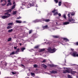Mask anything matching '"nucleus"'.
<instances>
[{
    "mask_svg": "<svg viewBox=\"0 0 78 78\" xmlns=\"http://www.w3.org/2000/svg\"><path fill=\"white\" fill-rule=\"evenodd\" d=\"M42 21H44L46 22H49V21H50L49 19H42L41 20H35L33 21L34 23H36V22H42Z\"/></svg>",
    "mask_w": 78,
    "mask_h": 78,
    "instance_id": "f257e3e1",
    "label": "nucleus"
},
{
    "mask_svg": "<svg viewBox=\"0 0 78 78\" xmlns=\"http://www.w3.org/2000/svg\"><path fill=\"white\" fill-rule=\"evenodd\" d=\"M47 51L51 53H55L56 51V49L55 48H52L49 47L47 49Z\"/></svg>",
    "mask_w": 78,
    "mask_h": 78,
    "instance_id": "f03ea898",
    "label": "nucleus"
},
{
    "mask_svg": "<svg viewBox=\"0 0 78 78\" xmlns=\"http://www.w3.org/2000/svg\"><path fill=\"white\" fill-rule=\"evenodd\" d=\"M4 15L2 16L1 17L3 19H7L8 17H9L10 16H11V14L9 13V12H7L4 14Z\"/></svg>",
    "mask_w": 78,
    "mask_h": 78,
    "instance_id": "7ed1b4c3",
    "label": "nucleus"
},
{
    "mask_svg": "<svg viewBox=\"0 0 78 78\" xmlns=\"http://www.w3.org/2000/svg\"><path fill=\"white\" fill-rule=\"evenodd\" d=\"M34 1H30L29 2V4H28L27 7V8H30L31 6H34Z\"/></svg>",
    "mask_w": 78,
    "mask_h": 78,
    "instance_id": "20e7f679",
    "label": "nucleus"
},
{
    "mask_svg": "<svg viewBox=\"0 0 78 78\" xmlns=\"http://www.w3.org/2000/svg\"><path fill=\"white\" fill-rule=\"evenodd\" d=\"M57 11H58V10L54 9V10L52 11V12H55V13L54 14V16H56L57 14H58L59 16H61V13H59L58 14V12H56Z\"/></svg>",
    "mask_w": 78,
    "mask_h": 78,
    "instance_id": "39448f33",
    "label": "nucleus"
},
{
    "mask_svg": "<svg viewBox=\"0 0 78 78\" xmlns=\"http://www.w3.org/2000/svg\"><path fill=\"white\" fill-rule=\"evenodd\" d=\"M71 54L72 56H73L74 57H76V56L77 57H78V54H77V52L76 51L73 52L72 53H71Z\"/></svg>",
    "mask_w": 78,
    "mask_h": 78,
    "instance_id": "423d86ee",
    "label": "nucleus"
},
{
    "mask_svg": "<svg viewBox=\"0 0 78 78\" xmlns=\"http://www.w3.org/2000/svg\"><path fill=\"white\" fill-rule=\"evenodd\" d=\"M27 5L28 3H27V2H23L22 4V7H21V9H24V8H23V7H23V8H25V6H27Z\"/></svg>",
    "mask_w": 78,
    "mask_h": 78,
    "instance_id": "0eeeda50",
    "label": "nucleus"
},
{
    "mask_svg": "<svg viewBox=\"0 0 78 78\" xmlns=\"http://www.w3.org/2000/svg\"><path fill=\"white\" fill-rule=\"evenodd\" d=\"M68 21L69 22H71V23H75V20L72 18L71 19H68Z\"/></svg>",
    "mask_w": 78,
    "mask_h": 78,
    "instance_id": "6e6552de",
    "label": "nucleus"
},
{
    "mask_svg": "<svg viewBox=\"0 0 78 78\" xmlns=\"http://www.w3.org/2000/svg\"><path fill=\"white\" fill-rule=\"evenodd\" d=\"M15 6H16L15 5H13L12 7V8L11 9H9V10H8V12H11L12 11V9H14L15 8Z\"/></svg>",
    "mask_w": 78,
    "mask_h": 78,
    "instance_id": "1a4fd4ad",
    "label": "nucleus"
},
{
    "mask_svg": "<svg viewBox=\"0 0 78 78\" xmlns=\"http://www.w3.org/2000/svg\"><path fill=\"white\" fill-rule=\"evenodd\" d=\"M70 13H69L68 14V17H70V15H71V16H74V14H75V12H73V13L69 12Z\"/></svg>",
    "mask_w": 78,
    "mask_h": 78,
    "instance_id": "9d476101",
    "label": "nucleus"
},
{
    "mask_svg": "<svg viewBox=\"0 0 78 78\" xmlns=\"http://www.w3.org/2000/svg\"><path fill=\"white\" fill-rule=\"evenodd\" d=\"M51 73H57V72L56 71L52 70L50 72Z\"/></svg>",
    "mask_w": 78,
    "mask_h": 78,
    "instance_id": "9b49d317",
    "label": "nucleus"
},
{
    "mask_svg": "<svg viewBox=\"0 0 78 78\" xmlns=\"http://www.w3.org/2000/svg\"><path fill=\"white\" fill-rule=\"evenodd\" d=\"M69 23H70L69 22H65L63 23V25H67V24H69Z\"/></svg>",
    "mask_w": 78,
    "mask_h": 78,
    "instance_id": "f8f14e48",
    "label": "nucleus"
},
{
    "mask_svg": "<svg viewBox=\"0 0 78 78\" xmlns=\"http://www.w3.org/2000/svg\"><path fill=\"white\" fill-rule=\"evenodd\" d=\"M67 73H71L72 72V70L71 69H69L67 70Z\"/></svg>",
    "mask_w": 78,
    "mask_h": 78,
    "instance_id": "ddd939ff",
    "label": "nucleus"
},
{
    "mask_svg": "<svg viewBox=\"0 0 78 78\" xmlns=\"http://www.w3.org/2000/svg\"><path fill=\"white\" fill-rule=\"evenodd\" d=\"M8 25H11V26H12L14 25L13 23H8Z\"/></svg>",
    "mask_w": 78,
    "mask_h": 78,
    "instance_id": "4468645a",
    "label": "nucleus"
},
{
    "mask_svg": "<svg viewBox=\"0 0 78 78\" xmlns=\"http://www.w3.org/2000/svg\"><path fill=\"white\" fill-rule=\"evenodd\" d=\"M63 40H64V41H65V42H67V41H69V40L67 38H63Z\"/></svg>",
    "mask_w": 78,
    "mask_h": 78,
    "instance_id": "2eb2a0df",
    "label": "nucleus"
},
{
    "mask_svg": "<svg viewBox=\"0 0 78 78\" xmlns=\"http://www.w3.org/2000/svg\"><path fill=\"white\" fill-rule=\"evenodd\" d=\"M16 23H22V21L21 20H16Z\"/></svg>",
    "mask_w": 78,
    "mask_h": 78,
    "instance_id": "dca6fc26",
    "label": "nucleus"
},
{
    "mask_svg": "<svg viewBox=\"0 0 78 78\" xmlns=\"http://www.w3.org/2000/svg\"><path fill=\"white\" fill-rule=\"evenodd\" d=\"M19 51V48H18L17 49L16 51L15 52V54H18V52Z\"/></svg>",
    "mask_w": 78,
    "mask_h": 78,
    "instance_id": "f3484780",
    "label": "nucleus"
},
{
    "mask_svg": "<svg viewBox=\"0 0 78 78\" xmlns=\"http://www.w3.org/2000/svg\"><path fill=\"white\" fill-rule=\"evenodd\" d=\"M41 66H42V67H44V69L46 68V67H47V66H46V65H45L44 64H42L41 65Z\"/></svg>",
    "mask_w": 78,
    "mask_h": 78,
    "instance_id": "a211bd4d",
    "label": "nucleus"
},
{
    "mask_svg": "<svg viewBox=\"0 0 78 78\" xmlns=\"http://www.w3.org/2000/svg\"><path fill=\"white\" fill-rule=\"evenodd\" d=\"M48 28V26H47V25H46L43 27V30H44V29H46Z\"/></svg>",
    "mask_w": 78,
    "mask_h": 78,
    "instance_id": "6ab92c4d",
    "label": "nucleus"
},
{
    "mask_svg": "<svg viewBox=\"0 0 78 78\" xmlns=\"http://www.w3.org/2000/svg\"><path fill=\"white\" fill-rule=\"evenodd\" d=\"M12 28V26H9L7 27V29H11Z\"/></svg>",
    "mask_w": 78,
    "mask_h": 78,
    "instance_id": "aec40b11",
    "label": "nucleus"
},
{
    "mask_svg": "<svg viewBox=\"0 0 78 78\" xmlns=\"http://www.w3.org/2000/svg\"><path fill=\"white\" fill-rule=\"evenodd\" d=\"M30 74L32 76H35V74H34V73H30Z\"/></svg>",
    "mask_w": 78,
    "mask_h": 78,
    "instance_id": "412c9836",
    "label": "nucleus"
},
{
    "mask_svg": "<svg viewBox=\"0 0 78 78\" xmlns=\"http://www.w3.org/2000/svg\"><path fill=\"white\" fill-rule=\"evenodd\" d=\"M12 5V4L11 3V2H9L7 5V6H9V5Z\"/></svg>",
    "mask_w": 78,
    "mask_h": 78,
    "instance_id": "4be33fe9",
    "label": "nucleus"
},
{
    "mask_svg": "<svg viewBox=\"0 0 78 78\" xmlns=\"http://www.w3.org/2000/svg\"><path fill=\"white\" fill-rule=\"evenodd\" d=\"M25 50V48H21V51L22 52H23V50Z\"/></svg>",
    "mask_w": 78,
    "mask_h": 78,
    "instance_id": "5701e85b",
    "label": "nucleus"
},
{
    "mask_svg": "<svg viewBox=\"0 0 78 78\" xmlns=\"http://www.w3.org/2000/svg\"><path fill=\"white\" fill-rule=\"evenodd\" d=\"M45 50V49H41L39 50V51L41 52V51H43Z\"/></svg>",
    "mask_w": 78,
    "mask_h": 78,
    "instance_id": "b1692460",
    "label": "nucleus"
},
{
    "mask_svg": "<svg viewBox=\"0 0 78 78\" xmlns=\"http://www.w3.org/2000/svg\"><path fill=\"white\" fill-rule=\"evenodd\" d=\"M71 73L73 75V74H75V73H76V72H75V71H71Z\"/></svg>",
    "mask_w": 78,
    "mask_h": 78,
    "instance_id": "393cba45",
    "label": "nucleus"
},
{
    "mask_svg": "<svg viewBox=\"0 0 78 78\" xmlns=\"http://www.w3.org/2000/svg\"><path fill=\"white\" fill-rule=\"evenodd\" d=\"M14 54H16L15 53V52H12L10 54V55H14Z\"/></svg>",
    "mask_w": 78,
    "mask_h": 78,
    "instance_id": "a878e982",
    "label": "nucleus"
},
{
    "mask_svg": "<svg viewBox=\"0 0 78 78\" xmlns=\"http://www.w3.org/2000/svg\"><path fill=\"white\" fill-rule=\"evenodd\" d=\"M16 13H17V11H15L13 12V13H12V14H13V15H14L15 14H16Z\"/></svg>",
    "mask_w": 78,
    "mask_h": 78,
    "instance_id": "bb28decb",
    "label": "nucleus"
},
{
    "mask_svg": "<svg viewBox=\"0 0 78 78\" xmlns=\"http://www.w3.org/2000/svg\"><path fill=\"white\" fill-rule=\"evenodd\" d=\"M50 66L51 67H56V65H55L53 64L51 65Z\"/></svg>",
    "mask_w": 78,
    "mask_h": 78,
    "instance_id": "cd10ccee",
    "label": "nucleus"
},
{
    "mask_svg": "<svg viewBox=\"0 0 78 78\" xmlns=\"http://www.w3.org/2000/svg\"><path fill=\"white\" fill-rule=\"evenodd\" d=\"M63 17L64 18V19H66V15L65 14H64L63 15Z\"/></svg>",
    "mask_w": 78,
    "mask_h": 78,
    "instance_id": "c85d7f7f",
    "label": "nucleus"
},
{
    "mask_svg": "<svg viewBox=\"0 0 78 78\" xmlns=\"http://www.w3.org/2000/svg\"><path fill=\"white\" fill-rule=\"evenodd\" d=\"M53 37H55V38H58V37H59V36H53Z\"/></svg>",
    "mask_w": 78,
    "mask_h": 78,
    "instance_id": "c756f323",
    "label": "nucleus"
},
{
    "mask_svg": "<svg viewBox=\"0 0 78 78\" xmlns=\"http://www.w3.org/2000/svg\"><path fill=\"white\" fill-rule=\"evenodd\" d=\"M61 5V2L60 1L58 2V6H60Z\"/></svg>",
    "mask_w": 78,
    "mask_h": 78,
    "instance_id": "7c9ffc66",
    "label": "nucleus"
},
{
    "mask_svg": "<svg viewBox=\"0 0 78 78\" xmlns=\"http://www.w3.org/2000/svg\"><path fill=\"white\" fill-rule=\"evenodd\" d=\"M13 30H12V29H10L9 30L8 32L9 33L10 32H12V31Z\"/></svg>",
    "mask_w": 78,
    "mask_h": 78,
    "instance_id": "2f4dec72",
    "label": "nucleus"
},
{
    "mask_svg": "<svg viewBox=\"0 0 78 78\" xmlns=\"http://www.w3.org/2000/svg\"><path fill=\"white\" fill-rule=\"evenodd\" d=\"M63 73H67V70L63 71Z\"/></svg>",
    "mask_w": 78,
    "mask_h": 78,
    "instance_id": "473e14b6",
    "label": "nucleus"
},
{
    "mask_svg": "<svg viewBox=\"0 0 78 78\" xmlns=\"http://www.w3.org/2000/svg\"><path fill=\"white\" fill-rule=\"evenodd\" d=\"M39 47V45H37L34 47V48H37Z\"/></svg>",
    "mask_w": 78,
    "mask_h": 78,
    "instance_id": "72a5a7b5",
    "label": "nucleus"
},
{
    "mask_svg": "<svg viewBox=\"0 0 78 78\" xmlns=\"http://www.w3.org/2000/svg\"><path fill=\"white\" fill-rule=\"evenodd\" d=\"M68 77L69 78H72V77L70 76L69 75H68Z\"/></svg>",
    "mask_w": 78,
    "mask_h": 78,
    "instance_id": "f704fd0d",
    "label": "nucleus"
},
{
    "mask_svg": "<svg viewBox=\"0 0 78 78\" xmlns=\"http://www.w3.org/2000/svg\"><path fill=\"white\" fill-rule=\"evenodd\" d=\"M21 66L22 67H23V68H25V66L23 65H21Z\"/></svg>",
    "mask_w": 78,
    "mask_h": 78,
    "instance_id": "c9c22d12",
    "label": "nucleus"
},
{
    "mask_svg": "<svg viewBox=\"0 0 78 78\" xmlns=\"http://www.w3.org/2000/svg\"><path fill=\"white\" fill-rule=\"evenodd\" d=\"M54 1L56 3H57L58 2V1L57 0H54Z\"/></svg>",
    "mask_w": 78,
    "mask_h": 78,
    "instance_id": "e433bc0d",
    "label": "nucleus"
},
{
    "mask_svg": "<svg viewBox=\"0 0 78 78\" xmlns=\"http://www.w3.org/2000/svg\"><path fill=\"white\" fill-rule=\"evenodd\" d=\"M32 30H30L29 31V34H31V33H32Z\"/></svg>",
    "mask_w": 78,
    "mask_h": 78,
    "instance_id": "4c0bfd02",
    "label": "nucleus"
},
{
    "mask_svg": "<svg viewBox=\"0 0 78 78\" xmlns=\"http://www.w3.org/2000/svg\"><path fill=\"white\" fill-rule=\"evenodd\" d=\"M11 40V38H9L8 39V41H10Z\"/></svg>",
    "mask_w": 78,
    "mask_h": 78,
    "instance_id": "58836bf2",
    "label": "nucleus"
},
{
    "mask_svg": "<svg viewBox=\"0 0 78 78\" xmlns=\"http://www.w3.org/2000/svg\"><path fill=\"white\" fill-rule=\"evenodd\" d=\"M47 61V60L44 59V60L43 62H46V61Z\"/></svg>",
    "mask_w": 78,
    "mask_h": 78,
    "instance_id": "ea45409f",
    "label": "nucleus"
},
{
    "mask_svg": "<svg viewBox=\"0 0 78 78\" xmlns=\"http://www.w3.org/2000/svg\"><path fill=\"white\" fill-rule=\"evenodd\" d=\"M34 67H37V65H34Z\"/></svg>",
    "mask_w": 78,
    "mask_h": 78,
    "instance_id": "a19ab883",
    "label": "nucleus"
},
{
    "mask_svg": "<svg viewBox=\"0 0 78 78\" xmlns=\"http://www.w3.org/2000/svg\"><path fill=\"white\" fill-rule=\"evenodd\" d=\"M12 74H13V75H14V74H16V73H14V72H12Z\"/></svg>",
    "mask_w": 78,
    "mask_h": 78,
    "instance_id": "79ce46f5",
    "label": "nucleus"
},
{
    "mask_svg": "<svg viewBox=\"0 0 78 78\" xmlns=\"http://www.w3.org/2000/svg\"><path fill=\"white\" fill-rule=\"evenodd\" d=\"M21 19V17H20V16H19L17 18V19Z\"/></svg>",
    "mask_w": 78,
    "mask_h": 78,
    "instance_id": "37998d69",
    "label": "nucleus"
},
{
    "mask_svg": "<svg viewBox=\"0 0 78 78\" xmlns=\"http://www.w3.org/2000/svg\"><path fill=\"white\" fill-rule=\"evenodd\" d=\"M75 44L76 45H78V42L76 43Z\"/></svg>",
    "mask_w": 78,
    "mask_h": 78,
    "instance_id": "c03bdc74",
    "label": "nucleus"
},
{
    "mask_svg": "<svg viewBox=\"0 0 78 78\" xmlns=\"http://www.w3.org/2000/svg\"><path fill=\"white\" fill-rule=\"evenodd\" d=\"M35 7H38V6H37V4H36L35 5Z\"/></svg>",
    "mask_w": 78,
    "mask_h": 78,
    "instance_id": "a18cd8bd",
    "label": "nucleus"
},
{
    "mask_svg": "<svg viewBox=\"0 0 78 78\" xmlns=\"http://www.w3.org/2000/svg\"><path fill=\"white\" fill-rule=\"evenodd\" d=\"M17 47H14V48L15 50H16V49H17Z\"/></svg>",
    "mask_w": 78,
    "mask_h": 78,
    "instance_id": "49530a36",
    "label": "nucleus"
},
{
    "mask_svg": "<svg viewBox=\"0 0 78 78\" xmlns=\"http://www.w3.org/2000/svg\"><path fill=\"white\" fill-rule=\"evenodd\" d=\"M8 2H9V3L11 2L10 0H8Z\"/></svg>",
    "mask_w": 78,
    "mask_h": 78,
    "instance_id": "de8ad7c7",
    "label": "nucleus"
},
{
    "mask_svg": "<svg viewBox=\"0 0 78 78\" xmlns=\"http://www.w3.org/2000/svg\"><path fill=\"white\" fill-rule=\"evenodd\" d=\"M33 49H31L30 50V52H32V50H33Z\"/></svg>",
    "mask_w": 78,
    "mask_h": 78,
    "instance_id": "09e8293b",
    "label": "nucleus"
},
{
    "mask_svg": "<svg viewBox=\"0 0 78 78\" xmlns=\"http://www.w3.org/2000/svg\"><path fill=\"white\" fill-rule=\"evenodd\" d=\"M71 50H72V51H73L74 50V49L72 48H71Z\"/></svg>",
    "mask_w": 78,
    "mask_h": 78,
    "instance_id": "8fccbe9b",
    "label": "nucleus"
},
{
    "mask_svg": "<svg viewBox=\"0 0 78 78\" xmlns=\"http://www.w3.org/2000/svg\"><path fill=\"white\" fill-rule=\"evenodd\" d=\"M4 78H11L10 77H5Z\"/></svg>",
    "mask_w": 78,
    "mask_h": 78,
    "instance_id": "3c124183",
    "label": "nucleus"
},
{
    "mask_svg": "<svg viewBox=\"0 0 78 78\" xmlns=\"http://www.w3.org/2000/svg\"><path fill=\"white\" fill-rule=\"evenodd\" d=\"M28 76H30V73H28L27 74Z\"/></svg>",
    "mask_w": 78,
    "mask_h": 78,
    "instance_id": "603ef678",
    "label": "nucleus"
},
{
    "mask_svg": "<svg viewBox=\"0 0 78 78\" xmlns=\"http://www.w3.org/2000/svg\"><path fill=\"white\" fill-rule=\"evenodd\" d=\"M5 12H7L8 11V10H6L5 11Z\"/></svg>",
    "mask_w": 78,
    "mask_h": 78,
    "instance_id": "864d4df0",
    "label": "nucleus"
},
{
    "mask_svg": "<svg viewBox=\"0 0 78 78\" xmlns=\"http://www.w3.org/2000/svg\"><path fill=\"white\" fill-rule=\"evenodd\" d=\"M15 4V2H13V5H14Z\"/></svg>",
    "mask_w": 78,
    "mask_h": 78,
    "instance_id": "5fc2aeb1",
    "label": "nucleus"
},
{
    "mask_svg": "<svg viewBox=\"0 0 78 78\" xmlns=\"http://www.w3.org/2000/svg\"><path fill=\"white\" fill-rule=\"evenodd\" d=\"M20 45H22V43H20Z\"/></svg>",
    "mask_w": 78,
    "mask_h": 78,
    "instance_id": "6e6d98bb",
    "label": "nucleus"
},
{
    "mask_svg": "<svg viewBox=\"0 0 78 78\" xmlns=\"http://www.w3.org/2000/svg\"><path fill=\"white\" fill-rule=\"evenodd\" d=\"M25 78H29V77H25Z\"/></svg>",
    "mask_w": 78,
    "mask_h": 78,
    "instance_id": "4d7b16f0",
    "label": "nucleus"
},
{
    "mask_svg": "<svg viewBox=\"0 0 78 78\" xmlns=\"http://www.w3.org/2000/svg\"><path fill=\"white\" fill-rule=\"evenodd\" d=\"M56 23V25H58V24H57V23Z\"/></svg>",
    "mask_w": 78,
    "mask_h": 78,
    "instance_id": "13d9d810",
    "label": "nucleus"
},
{
    "mask_svg": "<svg viewBox=\"0 0 78 78\" xmlns=\"http://www.w3.org/2000/svg\"><path fill=\"white\" fill-rule=\"evenodd\" d=\"M2 5H3V6H4V5H3V4H2Z\"/></svg>",
    "mask_w": 78,
    "mask_h": 78,
    "instance_id": "bf43d9fd",
    "label": "nucleus"
},
{
    "mask_svg": "<svg viewBox=\"0 0 78 78\" xmlns=\"http://www.w3.org/2000/svg\"><path fill=\"white\" fill-rule=\"evenodd\" d=\"M23 23H25V21L23 22Z\"/></svg>",
    "mask_w": 78,
    "mask_h": 78,
    "instance_id": "052dcab7",
    "label": "nucleus"
},
{
    "mask_svg": "<svg viewBox=\"0 0 78 78\" xmlns=\"http://www.w3.org/2000/svg\"><path fill=\"white\" fill-rule=\"evenodd\" d=\"M65 62H66V60H65Z\"/></svg>",
    "mask_w": 78,
    "mask_h": 78,
    "instance_id": "680f3d73",
    "label": "nucleus"
}]
</instances>
